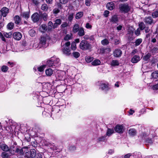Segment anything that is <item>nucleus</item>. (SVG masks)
Here are the masks:
<instances>
[{
    "instance_id": "f257e3e1",
    "label": "nucleus",
    "mask_w": 158,
    "mask_h": 158,
    "mask_svg": "<svg viewBox=\"0 0 158 158\" xmlns=\"http://www.w3.org/2000/svg\"><path fill=\"white\" fill-rule=\"evenodd\" d=\"M91 45L88 41L83 40L80 44V48L83 50H86L91 48Z\"/></svg>"
},
{
    "instance_id": "f03ea898",
    "label": "nucleus",
    "mask_w": 158,
    "mask_h": 158,
    "mask_svg": "<svg viewBox=\"0 0 158 158\" xmlns=\"http://www.w3.org/2000/svg\"><path fill=\"white\" fill-rule=\"evenodd\" d=\"M120 10L122 12L126 13L130 10L131 7L127 3L120 5L119 7Z\"/></svg>"
},
{
    "instance_id": "7ed1b4c3",
    "label": "nucleus",
    "mask_w": 158,
    "mask_h": 158,
    "mask_svg": "<svg viewBox=\"0 0 158 158\" xmlns=\"http://www.w3.org/2000/svg\"><path fill=\"white\" fill-rule=\"evenodd\" d=\"M0 148L3 151L6 152H9L10 153H12L14 151L11 147L9 148V147L6 144H2L0 146Z\"/></svg>"
},
{
    "instance_id": "20e7f679",
    "label": "nucleus",
    "mask_w": 158,
    "mask_h": 158,
    "mask_svg": "<svg viewBox=\"0 0 158 158\" xmlns=\"http://www.w3.org/2000/svg\"><path fill=\"white\" fill-rule=\"evenodd\" d=\"M124 127L122 125H117L114 128V130L116 132L122 133L124 131Z\"/></svg>"
},
{
    "instance_id": "39448f33",
    "label": "nucleus",
    "mask_w": 158,
    "mask_h": 158,
    "mask_svg": "<svg viewBox=\"0 0 158 158\" xmlns=\"http://www.w3.org/2000/svg\"><path fill=\"white\" fill-rule=\"evenodd\" d=\"M109 21L112 24L117 23L118 21V15H112Z\"/></svg>"
},
{
    "instance_id": "423d86ee",
    "label": "nucleus",
    "mask_w": 158,
    "mask_h": 158,
    "mask_svg": "<svg viewBox=\"0 0 158 158\" xmlns=\"http://www.w3.org/2000/svg\"><path fill=\"white\" fill-rule=\"evenodd\" d=\"M100 84L99 88L102 90H108L109 89V85L108 83L101 82Z\"/></svg>"
},
{
    "instance_id": "0eeeda50",
    "label": "nucleus",
    "mask_w": 158,
    "mask_h": 158,
    "mask_svg": "<svg viewBox=\"0 0 158 158\" xmlns=\"http://www.w3.org/2000/svg\"><path fill=\"white\" fill-rule=\"evenodd\" d=\"M31 18L34 22H36L40 19V15L38 13H35L32 15Z\"/></svg>"
},
{
    "instance_id": "6e6552de",
    "label": "nucleus",
    "mask_w": 158,
    "mask_h": 158,
    "mask_svg": "<svg viewBox=\"0 0 158 158\" xmlns=\"http://www.w3.org/2000/svg\"><path fill=\"white\" fill-rule=\"evenodd\" d=\"M122 54V51L118 48L116 49L113 52L114 56L117 57L121 56Z\"/></svg>"
},
{
    "instance_id": "1a4fd4ad",
    "label": "nucleus",
    "mask_w": 158,
    "mask_h": 158,
    "mask_svg": "<svg viewBox=\"0 0 158 158\" xmlns=\"http://www.w3.org/2000/svg\"><path fill=\"white\" fill-rule=\"evenodd\" d=\"M0 10L2 16L4 17H6L9 12V9L6 7H3Z\"/></svg>"
},
{
    "instance_id": "9d476101",
    "label": "nucleus",
    "mask_w": 158,
    "mask_h": 158,
    "mask_svg": "<svg viewBox=\"0 0 158 158\" xmlns=\"http://www.w3.org/2000/svg\"><path fill=\"white\" fill-rule=\"evenodd\" d=\"M13 38L15 40H19L22 38V35L19 32H16L14 33L13 35Z\"/></svg>"
},
{
    "instance_id": "9b49d317",
    "label": "nucleus",
    "mask_w": 158,
    "mask_h": 158,
    "mask_svg": "<svg viewBox=\"0 0 158 158\" xmlns=\"http://www.w3.org/2000/svg\"><path fill=\"white\" fill-rule=\"evenodd\" d=\"M144 22L149 24H152L153 23V20L150 16L146 17L144 19Z\"/></svg>"
},
{
    "instance_id": "f8f14e48",
    "label": "nucleus",
    "mask_w": 158,
    "mask_h": 158,
    "mask_svg": "<svg viewBox=\"0 0 158 158\" xmlns=\"http://www.w3.org/2000/svg\"><path fill=\"white\" fill-rule=\"evenodd\" d=\"M63 53L67 56H69L71 54L70 49L69 47H64L62 49Z\"/></svg>"
},
{
    "instance_id": "ddd939ff",
    "label": "nucleus",
    "mask_w": 158,
    "mask_h": 158,
    "mask_svg": "<svg viewBox=\"0 0 158 158\" xmlns=\"http://www.w3.org/2000/svg\"><path fill=\"white\" fill-rule=\"evenodd\" d=\"M107 8L110 10H112L115 8L113 2H110L108 3L106 5Z\"/></svg>"
},
{
    "instance_id": "4468645a",
    "label": "nucleus",
    "mask_w": 158,
    "mask_h": 158,
    "mask_svg": "<svg viewBox=\"0 0 158 158\" xmlns=\"http://www.w3.org/2000/svg\"><path fill=\"white\" fill-rule=\"evenodd\" d=\"M55 23L53 24V28L55 29L58 27V26L61 23L62 20L60 19H57L55 21Z\"/></svg>"
},
{
    "instance_id": "2eb2a0df",
    "label": "nucleus",
    "mask_w": 158,
    "mask_h": 158,
    "mask_svg": "<svg viewBox=\"0 0 158 158\" xmlns=\"http://www.w3.org/2000/svg\"><path fill=\"white\" fill-rule=\"evenodd\" d=\"M136 130L134 128H130L128 130V133L131 136H134L136 134Z\"/></svg>"
},
{
    "instance_id": "dca6fc26",
    "label": "nucleus",
    "mask_w": 158,
    "mask_h": 158,
    "mask_svg": "<svg viewBox=\"0 0 158 158\" xmlns=\"http://www.w3.org/2000/svg\"><path fill=\"white\" fill-rule=\"evenodd\" d=\"M46 43V38L44 37H41L40 38L39 44L43 47H45V45Z\"/></svg>"
},
{
    "instance_id": "f3484780",
    "label": "nucleus",
    "mask_w": 158,
    "mask_h": 158,
    "mask_svg": "<svg viewBox=\"0 0 158 158\" xmlns=\"http://www.w3.org/2000/svg\"><path fill=\"white\" fill-rule=\"evenodd\" d=\"M80 28L79 25L76 24L74 25L72 31L74 33H76L78 32Z\"/></svg>"
},
{
    "instance_id": "a211bd4d",
    "label": "nucleus",
    "mask_w": 158,
    "mask_h": 158,
    "mask_svg": "<svg viewBox=\"0 0 158 158\" xmlns=\"http://www.w3.org/2000/svg\"><path fill=\"white\" fill-rule=\"evenodd\" d=\"M78 31V35L79 36H81L84 35L85 31L83 28L80 27Z\"/></svg>"
},
{
    "instance_id": "6ab92c4d",
    "label": "nucleus",
    "mask_w": 158,
    "mask_h": 158,
    "mask_svg": "<svg viewBox=\"0 0 158 158\" xmlns=\"http://www.w3.org/2000/svg\"><path fill=\"white\" fill-rule=\"evenodd\" d=\"M41 8L42 10L47 12L48 10V7L47 5L45 3L42 5Z\"/></svg>"
},
{
    "instance_id": "aec40b11",
    "label": "nucleus",
    "mask_w": 158,
    "mask_h": 158,
    "mask_svg": "<svg viewBox=\"0 0 158 158\" xmlns=\"http://www.w3.org/2000/svg\"><path fill=\"white\" fill-rule=\"evenodd\" d=\"M15 22L17 24H19L20 23L21 21L20 18L18 15H16L14 17Z\"/></svg>"
},
{
    "instance_id": "412c9836",
    "label": "nucleus",
    "mask_w": 158,
    "mask_h": 158,
    "mask_svg": "<svg viewBox=\"0 0 158 158\" xmlns=\"http://www.w3.org/2000/svg\"><path fill=\"white\" fill-rule=\"evenodd\" d=\"M30 156L32 158L34 157L36 155L35 151L34 149H31L30 151Z\"/></svg>"
},
{
    "instance_id": "4be33fe9",
    "label": "nucleus",
    "mask_w": 158,
    "mask_h": 158,
    "mask_svg": "<svg viewBox=\"0 0 158 158\" xmlns=\"http://www.w3.org/2000/svg\"><path fill=\"white\" fill-rule=\"evenodd\" d=\"M21 16L26 19H27L29 17V13L28 12H23L21 14Z\"/></svg>"
},
{
    "instance_id": "5701e85b",
    "label": "nucleus",
    "mask_w": 158,
    "mask_h": 158,
    "mask_svg": "<svg viewBox=\"0 0 158 158\" xmlns=\"http://www.w3.org/2000/svg\"><path fill=\"white\" fill-rule=\"evenodd\" d=\"M114 133V131L113 129H111L110 128H108L106 135L107 136H110L112 134Z\"/></svg>"
},
{
    "instance_id": "b1692460",
    "label": "nucleus",
    "mask_w": 158,
    "mask_h": 158,
    "mask_svg": "<svg viewBox=\"0 0 158 158\" xmlns=\"http://www.w3.org/2000/svg\"><path fill=\"white\" fill-rule=\"evenodd\" d=\"M45 73L47 76H50L53 73L52 70L50 68L47 69L46 70Z\"/></svg>"
},
{
    "instance_id": "393cba45",
    "label": "nucleus",
    "mask_w": 158,
    "mask_h": 158,
    "mask_svg": "<svg viewBox=\"0 0 158 158\" xmlns=\"http://www.w3.org/2000/svg\"><path fill=\"white\" fill-rule=\"evenodd\" d=\"M53 25L51 21H49L48 25V31H51L52 28H53Z\"/></svg>"
},
{
    "instance_id": "a878e982",
    "label": "nucleus",
    "mask_w": 158,
    "mask_h": 158,
    "mask_svg": "<svg viewBox=\"0 0 158 158\" xmlns=\"http://www.w3.org/2000/svg\"><path fill=\"white\" fill-rule=\"evenodd\" d=\"M142 39L141 38H139L136 39L135 42V46H137L139 45L142 42Z\"/></svg>"
},
{
    "instance_id": "bb28decb",
    "label": "nucleus",
    "mask_w": 158,
    "mask_h": 158,
    "mask_svg": "<svg viewBox=\"0 0 158 158\" xmlns=\"http://www.w3.org/2000/svg\"><path fill=\"white\" fill-rule=\"evenodd\" d=\"M16 153H17L19 155H23L24 154V152L23 149H19L17 148L15 151Z\"/></svg>"
},
{
    "instance_id": "cd10ccee",
    "label": "nucleus",
    "mask_w": 158,
    "mask_h": 158,
    "mask_svg": "<svg viewBox=\"0 0 158 158\" xmlns=\"http://www.w3.org/2000/svg\"><path fill=\"white\" fill-rule=\"evenodd\" d=\"M151 76L152 78L156 79L158 78V71H155L153 72L151 74Z\"/></svg>"
},
{
    "instance_id": "c85d7f7f",
    "label": "nucleus",
    "mask_w": 158,
    "mask_h": 158,
    "mask_svg": "<svg viewBox=\"0 0 158 158\" xmlns=\"http://www.w3.org/2000/svg\"><path fill=\"white\" fill-rule=\"evenodd\" d=\"M3 35L6 38H10L12 36V33L11 32L7 33L4 32H3Z\"/></svg>"
},
{
    "instance_id": "c756f323",
    "label": "nucleus",
    "mask_w": 158,
    "mask_h": 158,
    "mask_svg": "<svg viewBox=\"0 0 158 158\" xmlns=\"http://www.w3.org/2000/svg\"><path fill=\"white\" fill-rule=\"evenodd\" d=\"M106 50H107L109 52H110L111 51V49L109 48H102L100 49L99 52L100 53L103 54L105 52V51Z\"/></svg>"
},
{
    "instance_id": "7c9ffc66",
    "label": "nucleus",
    "mask_w": 158,
    "mask_h": 158,
    "mask_svg": "<svg viewBox=\"0 0 158 158\" xmlns=\"http://www.w3.org/2000/svg\"><path fill=\"white\" fill-rule=\"evenodd\" d=\"M119 64V62L117 60H112L110 63V65L113 66L118 65Z\"/></svg>"
},
{
    "instance_id": "2f4dec72",
    "label": "nucleus",
    "mask_w": 158,
    "mask_h": 158,
    "mask_svg": "<svg viewBox=\"0 0 158 158\" xmlns=\"http://www.w3.org/2000/svg\"><path fill=\"white\" fill-rule=\"evenodd\" d=\"M101 63L100 60H94L92 62V65L94 66H97L99 65Z\"/></svg>"
},
{
    "instance_id": "473e14b6",
    "label": "nucleus",
    "mask_w": 158,
    "mask_h": 158,
    "mask_svg": "<svg viewBox=\"0 0 158 158\" xmlns=\"http://www.w3.org/2000/svg\"><path fill=\"white\" fill-rule=\"evenodd\" d=\"M139 28L141 31L144 29L145 28V26L144 23L143 22H141L139 24Z\"/></svg>"
},
{
    "instance_id": "72a5a7b5",
    "label": "nucleus",
    "mask_w": 158,
    "mask_h": 158,
    "mask_svg": "<svg viewBox=\"0 0 158 158\" xmlns=\"http://www.w3.org/2000/svg\"><path fill=\"white\" fill-rule=\"evenodd\" d=\"M83 13L82 12H79L77 13L76 16V18L78 19L81 18L83 15Z\"/></svg>"
},
{
    "instance_id": "f704fd0d",
    "label": "nucleus",
    "mask_w": 158,
    "mask_h": 158,
    "mask_svg": "<svg viewBox=\"0 0 158 158\" xmlns=\"http://www.w3.org/2000/svg\"><path fill=\"white\" fill-rule=\"evenodd\" d=\"M14 23L12 22L9 23L7 24V27L8 29L9 30H11L14 27Z\"/></svg>"
},
{
    "instance_id": "c9c22d12",
    "label": "nucleus",
    "mask_w": 158,
    "mask_h": 158,
    "mask_svg": "<svg viewBox=\"0 0 158 158\" xmlns=\"http://www.w3.org/2000/svg\"><path fill=\"white\" fill-rule=\"evenodd\" d=\"M41 17L43 19L44 21H47L48 19V16L47 14L44 13L42 14L41 15Z\"/></svg>"
},
{
    "instance_id": "e433bc0d",
    "label": "nucleus",
    "mask_w": 158,
    "mask_h": 158,
    "mask_svg": "<svg viewBox=\"0 0 158 158\" xmlns=\"http://www.w3.org/2000/svg\"><path fill=\"white\" fill-rule=\"evenodd\" d=\"M106 136H102L101 137L98 138V142H104L106 140Z\"/></svg>"
},
{
    "instance_id": "4c0bfd02",
    "label": "nucleus",
    "mask_w": 158,
    "mask_h": 158,
    "mask_svg": "<svg viewBox=\"0 0 158 158\" xmlns=\"http://www.w3.org/2000/svg\"><path fill=\"white\" fill-rule=\"evenodd\" d=\"M109 43L108 40L106 39H105L101 41V44L103 45H107Z\"/></svg>"
},
{
    "instance_id": "58836bf2",
    "label": "nucleus",
    "mask_w": 158,
    "mask_h": 158,
    "mask_svg": "<svg viewBox=\"0 0 158 158\" xmlns=\"http://www.w3.org/2000/svg\"><path fill=\"white\" fill-rule=\"evenodd\" d=\"M73 55L75 58H78L80 56V54L78 52H74L73 53Z\"/></svg>"
},
{
    "instance_id": "ea45409f",
    "label": "nucleus",
    "mask_w": 158,
    "mask_h": 158,
    "mask_svg": "<svg viewBox=\"0 0 158 158\" xmlns=\"http://www.w3.org/2000/svg\"><path fill=\"white\" fill-rule=\"evenodd\" d=\"M47 64L49 67H52L54 65L53 62L52 60H48L47 61Z\"/></svg>"
},
{
    "instance_id": "a19ab883",
    "label": "nucleus",
    "mask_w": 158,
    "mask_h": 158,
    "mask_svg": "<svg viewBox=\"0 0 158 158\" xmlns=\"http://www.w3.org/2000/svg\"><path fill=\"white\" fill-rule=\"evenodd\" d=\"M5 152H3L1 154V156L2 157H4L5 158H8L9 155L7 153Z\"/></svg>"
},
{
    "instance_id": "79ce46f5",
    "label": "nucleus",
    "mask_w": 158,
    "mask_h": 158,
    "mask_svg": "<svg viewBox=\"0 0 158 158\" xmlns=\"http://www.w3.org/2000/svg\"><path fill=\"white\" fill-rule=\"evenodd\" d=\"M45 65H42L40 67H38L37 68V69L38 70V71L42 72L43 71L44 68H45Z\"/></svg>"
},
{
    "instance_id": "37998d69",
    "label": "nucleus",
    "mask_w": 158,
    "mask_h": 158,
    "mask_svg": "<svg viewBox=\"0 0 158 158\" xmlns=\"http://www.w3.org/2000/svg\"><path fill=\"white\" fill-rule=\"evenodd\" d=\"M152 16L153 18H156L158 17V11H156L152 14Z\"/></svg>"
},
{
    "instance_id": "c03bdc74",
    "label": "nucleus",
    "mask_w": 158,
    "mask_h": 158,
    "mask_svg": "<svg viewBox=\"0 0 158 158\" xmlns=\"http://www.w3.org/2000/svg\"><path fill=\"white\" fill-rule=\"evenodd\" d=\"M41 29L44 31H48V27L45 24H43L41 26V27L40 28V30Z\"/></svg>"
},
{
    "instance_id": "a18cd8bd",
    "label": "nucleus",
    "mask_w": 158,
    "mask_h": 158,
    "mask_svg": "<svg viewBox=\"0 0 158 158\" xmlns=\"http://www.w3.org/2000/svg\"><path fill=\"white\" fill-rule=\"evenodd\" d=\"M76 42H73L71 44V48L73 50H74L76 49Z\"/></svg>"
},
{
    "instance_id": "49530a36",
    "label": "nucleus",
    "mask_w": 158,
    "mask_h": 158,
    "mask_svg": "<svg viewBox=\"0 0 158 158\" xmlns=\"http://www.w3.org/2000/svg\"><path fill=\"white\" fill-rule=\"evenodd\" d=\"M60 10L57 8H55L53 10V13L54 14H57L59 13Z\"/></svg>"
},
{
    "instance_id": "de8ad7c7",
    "label": "nucleus",
    "mask_w": 158,
    "mask_h": 158,
    "mask_svg": "<svg viewBox=\"0 0 158 158\" xmlns=\"http://www.w3.org/2000/svg\"><path fill=\"white\" fill-rule=\"evenodd\" d=\"M29 33L30 35L31 36H34L35 34V32L34 30L33 29L30 30L29 31Z\"/></svg>"
},
{
    "instance_id": "09e8293b",
    "label": "nucleus",
    "mask_w": 158,
    "mask_h": 158,
    "mask_svg": "<svg viewBox=\"0 0 158 158\" xmlns=\"http://www.w3.org/2000/svg\"><path fill=\"white\" fill-rule=\"evenodd\" d=\"M8 67L6 66H3L1 68L2 70V72H5L8 70Z\"/></svg>"
},
{
    "instance_id": "8fccbe9b",
    "label": "nucleus",
    "mask_w": 158,
    "mask_h": 158,
    "mask_svg": "<svg viewBox=\"0 0 158 158\" xmlns=\"http://www.w3.org/2000/svg\"><path fill=\"white\" fill-rule=\"evenodd\" d=\"M132 154L131 153H128L122 156V158H130V157L131 156Z\"/></svg>"
},
{
    "instance_id": "3c124183",
    "label": "nucleus",
    "mask_w": 158,
    "mask_h": 158,
    "mask_svg": "<svg viewBox=\"0 0 158 158\" xmlns=\"http://www.w3.org/2000/svg\"><path fill=\"white\" fill-rule=\"evenodd\" d=\"M73 14L72 13L69 15L68 17V20L71 22L73 19Z\"/></svg>"
},
{
    "instance_id": "603ef678",
    "label": "nucleus",
    "mask_w": 158,
    "mask_h": 158,
    "mask_svg": "<svg viewBox=\"0 0 158 158\" xmlns=\"http://www.w3.org/2000/svg\"><path fill=\"white\" fill-rule=\"evenodd\" d=\"M3 35V34L2 32H0V38L3 41L5 42L6 41V40Z\"/></svg>"
},
{
    "instance_id": "864d4df0",
    "label": "nucleus",
    "mask_w": 158,
    "mask_h": 158,
    "mask_svg": "<svg viewBox=\"0 0 158 158\" xmlns=\"http://www.w3.org/2000/svg\"><path fill=\"white\" fill-rule=\"evenodd\" d=\"M110 13V12L107 10H106L104 11L103 15L105 17H107L109 16V15Z\"/></svg>"
},
{
    "instance_id": "5fc2aeb1",
    "label": "nucleus",
    "mask_w": 158,
    "mask_h": 158,
    "mask_svg": "<svg viewBox=\"0 0 158 158\" xmlns=\"http://www.w3.org/2000/svg\"><path fill=\"white\" fill-rule=\"evenodd\" d=\"M71 39V36L69 34L67 35L64 38V40L68 41Z\"/></svg>"
},
{
    "instance_id": "6e6d98bb",
    "label": "nucleus",
    "mask_w": 158,
    "mask_h": 158,
    "mask_svg": "<svg viewBox=\"0 0 158 158\" xmlns=\"http://www.w3.org/2000/svg\"><path fill=\"white\" fill-rule=\"evenodd\" d=\"M135 34L137 36L139 35L140 34V29L139 28H137V30L135 31Z\"/></svg>"
},
{
    "instance_id": "4d7b16f0",
    "label": "nucleus",
    "mask_w": 158,
    "mask_h": 158,
    "mask_svg": "<svg viewBox=\"0 0 158 158\" xmlns=\"http://www.w3.org/2000/svg\"><path fill=\"white\" fill-rule=\"evenodd\" d=\"M68 23L66 22H64L61 25V27L64 28L68 26Z\"/></svg>"
},
{
    "instance_id": "13d9d810",
    "label": "nucleus",
    "mask_w": 158,
    "mask_h": 158,
    "mask_svg": "<svg viewBox=\"0 0 158 158\" xmlns=\"http://www.w3.org/2000/svg\"><path fill=\"white\" fill-rule=\"evenodd\" d=\"M151 55L150 53H148L146 56H144V58L145 59H148L150 58Z\"/></svg>"
},
{
    "instance_id": "bf43d9fd",
    "label": "nucleus",
    "mask_w": 158,
    "mask_h": 158,
    "mask_svg": "<svg viewBox=\"0 0 158 158\" xmlns=\"http://www.w3.org/2000/svg\"><path fill=\"white\" fill-rule=\"evenodd\" d=\"M114 44L117 45L119 44L120 43V40L119 39H116L114 40Z\"/></svg>"
},
{
    "instance_id": "052dcab7",
    "label": "nucleus",
    "mask_w": 158,
    "mask_h": 158,
    "mask_svg": "<svg viewBox=\"0 0 158 158\" xmlns=\"http://www.w3.org/2000/svg\"><path fill=\"white\" fill-rule=\"evenodd\" d=\"M61 4V3H60V2L59 3H58L57 5V8L59 9H60V10H61L62 8V6Z\"/></svg>"
},
{
    "instance_id": "680f3d73",
    "label": "nucleus",
    "mask_w": 158,
    "mask_h": 158,
    "mask_svg": "<svg viewBox=\"0 0 158 158\" xmlns=\"http://www.w3.org/2000/svg\"><path fill=\"white\" fill-rule=\"evenodd\" d=\"M35 157V158H42V156L40 153L36 154Z\"/></svg>"
},
{
    "instance_id": "e2e57ef3",
    "label": "nucleus",
    "mask_w": 158,
    "mask_h": 158,
    "mask_svg": "<svg viewBox=\"0 0 158 158\" xmlns=\"http://www.w3.org/2000/svg\"><path fill=\"white\" fill-rule=\"evenodd\" d=\"M138 52V51L136 49H134L131 53V55H134L135 54L137 53Z\"/></svg>"
},
{
    "instance_id": "0e129e2a",
    "label": "nucleus",
    "mask_w": 158,
    "mask_h": 158,
    "mask_svg": "<svg viewBox=\"0 0 158 158\" xmlns=\"http://www.w3.org/2000/svg\"><path fill=\"white\" fill-rule=\"evenodd\" d=\"M61 4H64L68 2V0H59Z\"/></svg>"
},
{
    "instance_id": "69168bd1",
    "label": "nucleus",
    "mask_w": 158,
    "mask_h": 158,
    "mask_svg": "<svg viewBox=\"0 0 158 158\" xmlns=\"http://www.w3.org/2000/svg\"><path fill=\"white\" fill-rule=\"evenodd\" d=\"M152 89L153 90H157L158 89V84L153 86H152Z\"/></svg>"
},
{
    "instance_id": "338daca9",
    "label": "nucleus",
    "mask_w": 158,
    "mask_h": 158,
    "mask_svg": "<svg viewBox=\"0 0 158 158\" xmlns=\"http://www.w3.org/2000/svg\"><path fill=\"white\" fill-rule=\"evenodd\" d=\"M85 27L87 29L91 28H92V26L89 24V23H87L86 24Z\"/></svg>"
},
{
    "instance_id": "774afa93",
    "label": "nucleus",
    "mask_w": 158,
    "mask_h": 158,
    "mask_svg": "<svg viewBox=\"0 0 158 158\" xmlns=\"http://www.w3.org/2000/svg\"><path fill=\"white\" fill-rule=\"evenodd\" d=\"M71 43L69 41L67 42L65 44V46L64 47H69Z\"/></svg>"
}]
</instances>
